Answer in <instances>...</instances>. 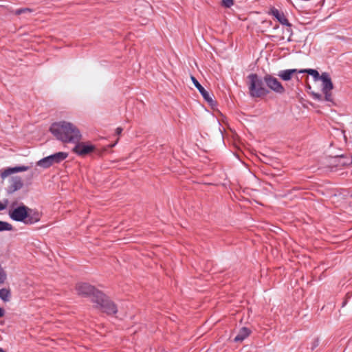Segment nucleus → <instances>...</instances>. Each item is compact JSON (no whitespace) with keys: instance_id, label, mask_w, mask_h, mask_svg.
Segmentation results:
<instances>
[{"instance_id":"f3484780","label":"nucleus","mask_w":352,"mask_h":352,"mask_svg":"<svg viewBox=\"0 0 352 352\" xmlns=\"http://www.w3.org/2000/svg\"><path fill=\"white\" fill-rule=\"evenodd\" d=\"M11 298V292L9 289L2 288L0 289V299L4 302H9Z\"/></svg>"},{"instance_id":"a211bd4d","label":"nucleus","mask_w":352,"mask_h":352,"mask_svg":"<svg viewBox=\"0 0 352 352\" xmlns=\"http://www.w3.org/2000/svg\"><path fill=\"white\" fill-rule=\"evenodd\" d=\"M338 164L340 166H350L352 164V156L344 157L340 156L337 157Z\"/></svg>"},{"instance_id":"4468645a","label":"nucleus","mask_w":352,"mask_h":352,"mask_svg":"<svg viewBox=\"0 0 352 352\" xmlns=\"http://www.w3.org/2000/svg\"><path fill=\"white\" fill-rule=\"evenodd\" d=\"M298 71L296 69H289L281 70L278 72V76L283 80H289L292 75L298 72Z\"/></svg>"},{"instance_id":"6ab92c4d","label":"nucleus","mask_w":352,"mask_h":352,"mask_svg":"<svg viewBox=\"0 0 352 352\" xmlns=\"http://www.w3.org/2000/svg\"><path fill=\"white\" fill-rule=\"evenodd\" d=\"M12 230V226L6 221H0V232L1 231H10Z\"/></svg>"},{"instance_id":"bb28decb","label":"nucleus","mask_w":352,"mask_h":352,"mask_svg":"<svg viewBox=\"0 0 352 352\" xmlns=\"http://www.w3.org/2000/svg\"><path fill=\"white\" fill-rule=\"evenodd\" d=\"M122 131V129L121 127H118L116 130V133L117 135H120Z\"/></svg>"},{"instance_id":"dca6fc26","label":"nucleus","mask_w":352,"mask_h":352,"mask_svg":"<svg viewBox=\"0 0 352 352\" xmlns=\"http://www.w3.org/2000/svg\"><path fill=\"white\" fill-rule=\"evenodd\" d=\"M299 73H307L313 76L315 81L320 80L321 79V75L319 74L318 72L314 69H305L298 71Z\"/></svg>"},{"instance_id":"f257e3e1","label":"nucleus","mask_w":352,"mask_h":352,"mask_svg":"<svg viewBox=\"0 0 352 352\" xmlns=\"http://www.w3.org/2000/svg\"><path fill=\"white\" fill-rule=\"evenodd\" d=\"M57 140L65 143H76L81 139V133L72 123L60 121L53 123L50 129Z\"/></svg>"},{"instance_id":"423d86ee","label":"nucleus","mask_w":352,"mask_h":352,"mask_svg":"<svg viewBox=\"0 0 352 352\" xmlns=\"http://www.w3.org/2000/svg\"><path fill=\"white\" fill-rule=\"evenodd\" d=\"M320 80L322 81V91L324 95V100L333 103V97L331 94L333 85L329 74L327 72L322 73Z\"/></svg>"},{"instance_id":"20e7f679","label":"nucleus","mask_w":352,"mask_h":352,"mask_svg":"<svg viewBox=\"0 0 352 352\" xmlns=\"http://www.w3.org/2000/svg\"><path fill=\"white\" fill-rule=\"evenodd\" d=\"M67 153L58 152L38 160L36 165L43 168H47L54 164L61 162L67 158Z\"/></svg>"},{"instance_id":"a878e982","label":"nucleus","mask_w":352,"mask_h":352,"mask_svg":"<svg viewBox=\"0 0 352 352\" xmlns=\"http://www.w3.org/2000/svg\"><path fill=\"white\" fill-rule=\"evenodd\" d=\"M6 314V311L0 307V318H3Z\"/></svg>"},{"instance_id":"b1692460","label":"nucleus","mask_w":352,"mask_h":352,"mask_svg":"<svg viewBox=\"0 0 352 352\" xmlns=\"http://www.w3.org/2000/svg\"><path fill=\"white\" fill-rule=\"evenodd\" d=\"M319 345V340L315 339L312 342L311 345V350H314Z\"/></svg>"},{"instance_id":"6e6552de","label":"nucleus","mask_w":352,"mask_h":352,"mask_svg":"<svg viewBox=\"0 0 352 352\" xmlns=\"http://www.w3.org/2000/svg\"><path fill=\"white\" fill-rule=\"evenodd\" d=\"M76 290L78 294L84 296H92L93 301L96 300V293L100 292L96 289L93 286L87 283H79L76 286Z\"/></svg>"},{"instance_id":"9d476101","label":"nucleus","mask_w":352,"mask_h":352,"mask_svg":"<svg viewBox=\"0 0 352 352\" xmlns=\"http://www.w3.org/2000/svg\"><path fill=\"white\" fill-rule=\"evenodd\" d=\"M191 79L194 85L199 90L204 100L207 101L209 104H212L213 100L210 94L201 85V84L194 76H191Z\"/></svg>"},{"instance_id":"2eb2a0df","label":"nucleus","mask_w":352,"mask_h":352,"mask_svg":"<svg viewBox=\"0 0 352 352\" xmlns=\"http://www.w3.org/2000/svg\"><path fill=\"white\" fill-rule=\"evenodd\" d=\"M250 333L251 331L248 328L242 327L234 338V340L236 342H242L250 336Z\"/></svg>"},{"instance_id":"1a4fd4ad","label":"nucleus","mask_w":352,"mask_h":352,"mask_svg":"<svg viewBox=\"0 0 352 352\" xmlns=\"http://www.w3.org/2000/svg\"><path fill=\"white\" fill-rule=\"evenodd\" d=\"M76 146L73 148V151L75 153L78 155H85L91 152H93L96 147L94 145L91 144H87L85 142H76Z\"/></svg>"},{"instance_id":"cd10ccee","label":"nucleus","mask_w":352,"mask_h":352,"mask_svg":"<svg viewBox=\"0 0 352 352\" xmlns=\"http://www.w3.org/2000/svg\"><path fill=\"white\" fill-rule=\"evenodd\" d=\"M0 352H6L3 349L0 348Z\"/></svg>"},{"instance_id":"0eeeda50","label":"nucleus","mask_w":352,"mask_h":352,"mask_svg":"<svg viewBox=\"0 0 352 352\" xmlns=\"http://www.w3.org/2000/svg\"><path fill=\"white\" fill-rule=\"evenodd\" d=\"M264 82L267 87L272 91L277 94H283L285 91V88L277 78L270 74H266L264 76Z\"/></svg>"},{"instance_id":"39448f33","label":"nucleus","mask_w":352,"mask_h":352,"mask_svg":"<svg viewBox=\"0 0 352 352\" xmlns=\"http://www.w3.org/2000/svg\"><path fill=\"white\" fill-rule=\"evenodd\" d=\"M95 302L104 312L108 314H113L117 312V308L114 303L102 292L96 293V300Z\"/></svg>"},{"instance_id":"f8f14e48","label":"nucleus","mask_w":352,"mask_h":352,"mask_svg":"<svg viewBox=\"0 0 352 352\" xmlns=\"http://www.w3.org/2000/svg\"><path fill=\"white\" fill-rule=\"evenodd\" d=\"M23 186V182L20 177H14L10 179V185L8 188V193H13L15 191L21 189Z\"/></svg>"},{"instance_id":"7ed1b4c3","label":"nucleus","mask_w":352,"mask_h":352,"mask_svg":"<svg viewBox=\"0 0 352 352\" xmlns=\"http://www.w3.org/2000/svg\"><path fill=\"white\" fill-rule=\"evenodd\" d=\"M249 93L252 98H260L267 95L270 91L265 87L264 78H262L256 74L248 76Z\"/></svg>"},{"instance_id":"f03ea898","label":"nucleus","mask_w":352,"mask_h":352,"mask_svg":"<svg viewBox=\"0 0 352 352\" xmlns=\"http://www.w3.org/2000/svg\"><path fill=\"white\" fill-rule=\"evenodd\" d=\"M32 210L28 206L21 204L12 210H10L8 214L10 217L16 221L25 222L26 223L33 224L39 221L38 213H34L31 215Z\"/></svg>"},{"instance_id":"5701e85b","label":"nucleus","mask_w":352,"mask_h":352,"mask_svg":"<svg viewBox=\"0 0 352 352\" xmlns=\"http://www.w3.org/2000/svg\"><path fill=\"white\" fill-rule=\"evenodd\" d=\"M27 12H30L31 10H30L28 8L18 9L16 10L15 12L16 14H21L25 13Z\"/></svg>"},{"instance_id":"412c9836","label":"nucleus","mask_w":352,"mask_h":352,"mask_svg":"<svg viewBox=\"0 0 352 352\" xmlns=\"http://www.w3.org/2000/svg\"><path fill=\"white\" fill-rule=\"evenodd\" d=\"M234 4L233 0H223V5L226 8H230Z\"/></svg>"},{"instance_id":"c85d7f7f","label":"nucleus","mask_w":352,"mask_h":352,"mask_svg":"<svg viewBox=\"0 0 352 352\" xmlns=\"http://www.w3.org/2000/svg\"><path fill=\"white\" fill-rule=\"evenodd\" d=\"M117 142L116 143H114L113 144L111 145V146H115V145L116 144Z\"/></svg>"},{"instance_id":"4be33fe9","label":"nucleus","mask_w":352,"mask_h":352,"mask_svg":"<svg viewBox=\"0 0 352 352\" xmlns=\"http://www.w3.org/2000/svg\"><path fill=\"white\" fill-rule=\"evenodd\" d=\"M314 98L318 101H322L324 100V96L323 97L322 94H313Z\"/></svg>"},{"instance_id":"393cba45","label":"nucleus","mask_w":352,"mask_h":352,"mask_svg":"<svg viewBox=\"0 0 352 352\" xmlns=\"http://www.w3.org/2000/svg\"><path fill=\"white\" fill-rule=\"evenodd\" d=\"M8 203V199L4 200V203L0 202V211L3 210L6 208Z\"/></svg>"},{"instance_id":"aec40b11","label":"nucleus","mask_w":352,"mask_h":352,"mask_svg":"<svg viewBox=\"0 0 352 352\" xmlns=\"http://www.w3.org/2000/svg\"><path fill=\"white\" fill-rule=\"evenodd\" d=\"M7 278V274L3 268L0 265V285L3 284Z\"/></svg>"},{"instance_id":"ddd939ff","label":"nucleus","mask_w":352,"mask_h":352,"mask_svg":"<svg viewBox=\"0 0 352 352\" xmlns=\"http://www.w3.org/2000/svg\"><path fill=\"white\" fill-rule=\"evenodd\" d=\"M272 14L280 23L282 25L291 26V24L289 23L288 20L284 15L283 12H279L278 10L276 8H273L271 10Z\"/></svg>"},{"instance_id":"c756f323","label":"nucleus","mask_w":352,"mask_h":352,"mask_svg":"<svg viewBox=\"0 0 352 352\" xmlns=\"http://www.w3.org/2000/svg\"><path fill=\"white\" fill-rule=\"evenodd\" d=\"M15 203L12 204V207H14Z\"/></svg>"},{"instance_id":"9b49d317","label":"nucleus","mask_w":352,"mask_h":352,"mask_svg":"<svg viewBox=\"0 0 352 352\" xmlns=\"http://www.w3.org/2000/svg\"><path fill=\"white\" fill-rule=\"evenodd\" d=\"M30 167L26 166H19L12 168H8L3 170L1 173V177L3 179L7 177L11 174L19 173V172H24L29 170Z\"/></svg>"}]
</instances>
